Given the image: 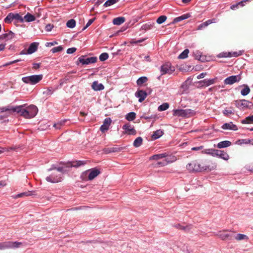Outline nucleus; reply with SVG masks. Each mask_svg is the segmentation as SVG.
I'll return each instance as SVG.
<instances>
[{"instance_id":"1","label":"nucleus","mask_w":253,"mask_h":253,"mask_svg":"<svg viewBox=\"0 0 253 253\" xmlns=\"http://www.w3.org/2000/svg\"><path fill=\"white\" fill-rule=\"evenodd\" d=\"M4 112L6 113L5 117L12 113L17 112L26 119H31L34 118L37 114L38 109L34 105H30L28 106L20 105L14 107H4L0 108V113Z\"/></svg>"},{"instance_id":"2","label":"nucleus","mask_w":253,"mask_h":253,"mask_svg":"<svg viewBox=\"0 0 253 253\" xmlns=\"http://www.w3.org/2000/svg\"><path fill=\"white\" fill-rule=\"evenodd\" d=\"M186 169L190 172H201L204 170L211 169L207 166H202L197 161H193L188 164L186 166Z\"/></svg>"},{"instance_id":"3","label":"nucleus","mask_w":253,"mask_h":253,"mask_svg":"<svg viewBox=\"0 0 253 253\" xmlns=\"http://www.w3.org/2000/svg\"><path fill=\"white\" fill-rule=\"evenodd\" d=\"M167 156L168 155L166 153L158 154L152 156L149 159L150 160H158L163 158H166L163 161L159 162L158 163V165H160L161 166H165L169 163L174 162L175 160V159L174 158H173L172 160H170L169 158L167 157Z\"/></svg>"},{"instance_id":"4","label":"nucleus","mask_w":253,"mask_h":253,"mask_svg":"<svg viewBox=\"0 0 253 253\" xmlns=\"http://www.w3.org/2000/svg\"><path fill=\"white\" fill-rule=\"evenodd\" d=\"M100 173V171L96 169H92L83 172L81 177L84 181L92 180Z\"/></svg>"},{"instance_id":"5","label":"nucleus","mask_w":253,"mask_h":253,"mask_svg":"<svg viewBox=\"0 0 253 253\" xmlns=\"http://www.w3.org/2000/svg\"><path fill=\"white\" fill-rule=\"evenodd\" d=\"M43 78V75H34L24 77L22 78V81L25 84L34 85L39 83Z\"/></svg>"},{"instance_id":"6","label":"nucleus","mask_w":253,"mask_h":253,"mask_svg":"<svg viewBox=\"0 0 253 253\" xmlns=\"http://www.w3.org/2000/svg\"><path fill=\"white\" fill-rule=\"evenodd\" d=\"M195 114L194 111L190 109H175L173 110V115L175 116L189 117Z\"/></svg>"},{"instance_id":"7","label":"nucleus","mask_w":253,"mask_h":253,"mask_svg":"<svg viewBox=\"0 0 253 253\" xmlns=\"http://www.w3.org/2000/svg\"><path fill=\"white\" fill-rule=\"evenodd\" d=\"M22 243L19 242L6 241L0 243V250L19 248Z\"/></svg>"},{"instance_id":"8","label":"nucleus","mask_w":253,"mask_h":253,"mask_svg":"<svg viewBox=\"0 0 253 253\" xmlns=\"http://www.w3.org/2000/svg\"><path fill=\"white\" fill-rule=\"evenodd\" d=\"M235 105L240 110H245L250 108L252 105L251 102L245 100H239L235 101Z\"/></svg>"},{"instance_id":"9","label":"nucleus","mask_w":253,"mask_h":253,"mask_svg":"<svg viewBox=\"0 0 253 253\" xmlns=\"http://www.w3.org/2000/svg\"><path fill=\"white\" fill-rule=\"evenodd\" d=\"M78 61L83 65H88L89 64L94 63L97 61L96 57H86L85 56L82 55L78 58Z\"/></svg>"},{"instance_id":"10","label":"nucleus","mask_w":253,"mask_h":253,"mask_svg":"<svg viewBox=\"0 0 253 253\" xmlns=\"http://www.w3.org/2000/svg\"><path fill=\"white\" fill-rule=\"evenodd\" d=\"M241 80V76L240 74L237 75L231 76L226 78L224 81L225 84L231 85L236 83H238Z\"/></svg>"},{"instance_id":"11","label":"nucleus","mask_w":253,"mask_h":253,"mask_svg":"<svg viewBox=\"0 0 253 253\" xmlns=\"http://www.w3.org/2000/svg\"><path fill=\"white\" fill-rule=\"evenodd\" d=\"M61 174L56 172H53L51 175L45 178L46 180L48 182L57 183L61 181Z\"/></svg>"},{"instance_id":"12","label":"nucleus","mask_w":253,"mask_h":253,"mask_svg":"<svg viewBox=\"0 0 253 253\" xmlns=\"http://www.w3.org/2000/svg\"><path fill=\"white\" fill-rule=\"evenodd\" d=\"M175 70L174 67L171 66L170 63H167L161 67V75L166 74H171Z\"/></svg>"},{"instance_id":"13","label":"nucleus","mask_w":253,"mask_h":253,"mask_svg":"<svg viewBox=\"0 0 253 253\" xmlns=\"http://www.w3.org/2000/svg\"><path fill=\"white\" fill-rule=\"evenodd\" d=\"M216 235L222 240H231L233 239V234L226 231H220Z\"/></svg>"},{"instance_id":"14","label":"nucleus","mask_w":253,"mask_h":253,"mask_svg":"<svg viewBox=\"0 0 253 253\" xmlns=\"http://www.w3.org/2000/svg\"><path fill=\"white\" fill-rule=\"evenodd\" d=\"M217 78H215L212 79H205L199 82L201 87H207L215 83Z\"/></svg>"},{"instance_id":"15","label":"nucleus","mask_w":253,"mask_h":253,"mask_svg":"<svg viewBox=\"0 0 253 253\" xmlns=\"http://www.w3.org/2000/svg\"><path fill=\"white\" fill-rule=\"evenodd\" d=\"M123 128L125 130V133L128 135H134L136 134V131L133 126L128 124L124 125Z\"/></svg>"},{"instance_id":"16","label":"nucleus","mask_w":253,"mask_h":253,"mask_svg":"<svg viewBox=\"0 0 253 253\" xmlns=\"http://www.w3.org/2000/svg\"><path fill=\"white\" fill-rule=\"evenodd\" d=\"M215 157H218L225 161H227L229 159V156L227 153L223 150L217 149H216Z\"/></svg>"},{"instance_id":"17","label":"nucleus","mask_w":253,"mask_h":253,"mask_svg":"<svg viewBox=\"0 0 253 253\" xmlns=\"http://www.w3.org/2000/svg\"><path fill=\"white\" fill-rule=\"evenodd\" d=\"M135 95L137 98H138L139 102H142L146 98L147 94L145 91L139 90L135 92Z\"/></svg>"},{"instance_id":"18","label":"nucleus","mask_w":253,"mask_h":253,"mask_svg":"<svg viewBox=\"0 0 253 253\" xmlns=\"http://www.w3.org/2000/svg\"><path fill=\"white\" fill-rule=\"evenodd\" d=\"M111 120L110 118H106L102 125L101 126L100 129L102 132H104L109 129V126L111 123Z\"/></svg>"},{"instance_id":"19","label":"nucleus","mask_w":253,"mask_h":253,"mask_svg":"<svg viewBox=\"0 0 253 253\" xmlns=\"http://www.w3.org/2000/svg\"><path fill=\"white\" fill-rule=\"evenodd\" d=\"M221 128L223 129H229L233 130H237L238 129L237 126L233 124L232 122L224 124L221 126Z\"/></svg>"},{"instance_id":"20","label":"nucleus","mask_w":253,"mask_h":253,"mask_svg":"<svg viewBox=\"0 0 253 253\" xmlns=\"http://www.w3.org/2000/svg\"><path fill=\"white\" fill-rule=\"evenodd\" d=\"M39 43L37 42H34L30 44L28 49V54H32L34 53L38 49Z\"/></svg>"},{"instance_id":"21","label":"nucleus","mask_w":253,"mask_h":253,"mask_svg":"<svg viewBox=\"0 0 253 253\" xmlns=\"http://www.w3.org/2000/svg\"><path fill=\"white\" fill-rule=\"evenodd\" d=\"M92 88L95 91H100L104 89V85L97 81H94L91 84Z\"/></svg>"},{"instance_id":"22","label":"nucleus","mask_w":253,"mask_h":253,"mask_svg":"<svg viewBox=\"0 0 253 253\" xmlns=\"http://www.w3.org/2000/svg\"><path fill=\"white\" fill-rule=\"evenodd\" d=\"M215 19H209V20H207V21H206V22H205L200 24L198 26L197 30H202L203 28H206V27H207L210 24H211V23H215Z\"/></svg>"},{"instance_id":"23","label":"nucleus","mask_w":253,"mask_h":253,"mask_svg":"<svg viewBox=\"0 0 253 253\" xmlns=\"http://www.w3.org/2000/svg\"><path fill=\"white\" fill-rule=\"evenodd\" d=\"M14 34L11 31L7 33L3 34L0 36V38L5 41H8L13 38Z\"/></svg>"},{"instance_id":"24","label":"nucleus","mask_w":253,"mask_h":253,"mask_svg":"<svg viewBox=\"0 0 253 253\" xmlns=\"http://www.w3.org/2000/svg\"><path fill=\"white\" fill-rule=\"evenodd\" d=\"M233 239H235L237 241H242L245 240L246 241H248L249 239L248 236L245 234H237L235 235H233Z\"/></svg>"},{"instance_id":"25","label":"nucleus","mask_w":253,"mask_h":253,"mask_svg":"<svg viewBox=\"0 0 253 253\" xmlns=\"http://www.w3.org/2000/svg\"><path fill=\"white\" fill-rule=\"evenodd\" d=\"M242 54V51H240L239 52H228L224 53L223 55H222L220 57H237L239 56Z\"/></svg>"},{"instance_id":"26","label":"nucleus","mask_w":253,"mask_h":253,"mask_svg":"<svg viewBox=\"0 0 253 253\" xmlns=\"http://www.w3.org/2000/svg\"><path fill=\"white\" fill-rule=\"evenodd\" d=\"M164 134L163 131L161 129L157 130L154 131L152 135H151V138L152 140H156L159 138L161 136H162Z\"/></svg>"},{"instance_id":"27","label":"nucleus","mask_w":253,"mask_h":253,"mask_svg":"<svg viewBox=\"0 0 253 253\" xmlns=\"http://www.w3.org/2000/svg\"><path fill=\"white\" fill-rule=\"evenodd\" d=\"M231 145V142L228 140H225L223 141H221L219 142L217 146L218 148H226L227 147L230 146Z\"/></svg>"},{"instance_id":"28","label":"nucleus","mask_w":253,"mask_h":253,"mask_svg":"<svg viewBox=\"0 0 253 253\" xmlns=\"http://www.w3.org/2000/svg\"><path fill=\"white\" fill-rule=\"evenodd\" d=\"M243 88L241 90V94L243 96H246L249 94L251 89L249 86L247 84H243L241 86Z\"/></svg>"},{"instance_id":"29","label":"nucleus","mask_w":253,"mask_h":253,"mask_svg":"<svg viewBox=\"0 0 253 253\" xmlns=\"http://www.w3.org/2000/svg\"><path fill=\"white\" fill-rule=\"evenodd\" d=\"M69 164H70L68 166V167H79L80 166L84 165L85 164V162L83 161H78L73 162Z\"/></svg>"},{"instance_id":"30","label":"nucleus","mask_w":253,"mask_h":253,"mask_svg":"<svg viewBox=\"0 0 253 253\" xmlns=\"http://www.w3.org/2000/svg\"><path fill=\"white\" fill-rule=\"evenodd\" d=\"M125 21V18L124 17H118L113 19V23L115 25H120Z\"/></svg>"},{"instance_id":"31","label":"nucleus","mask_w":253,"mask_h":253,"mask_svg":"<svg viewBox=\"0 0 253 253\" xmlns=\"http://www.w3.org/2000/svg\"><path fill=\"white\" fill-rule=\"evenodd\" d=\"M215 151L216 149H212V148H209V149H204L202 153L203 154H205L207 155H210L211 156H212V157H215Z\"/></svg>"},{"instance_id":"32","label":"nucleus","mask_w":253,"mask_h":253,"mask_svg":"<svg viewBox=\"0 0 253 253\" xmlns=\"http://www.w3.org/2000/svg\"><path fill=\"white\" fill-rule=\"evenodd\" d=\"M192 83V80L190 78H188L181 85V87L184 89V90H187L189 88V86Z\"/></svg>"},{"instance_id":"33","label":"nucleus","mask_w":253,"mask_h":253,"mask_svg":"<svg viewBox=\"0 0 253 253\" xmlns=\"http://www.w3.org/2000/svg\"><path fill=\"white\" fill-rule=\"evenodd\" d=\"M23 19L25 21L29 22L34 21L35 20V17L33 15L28 13L24 16Z\"/></svg>"},{"instance_id":"34","label":"nucleus","mask_w":253,"mask_h":253,"mask_svg":"<svg viewBox=\"0 0 253 253\" xmlns=\"http://www.w3.org/2000/svg\"><path fill=\"white\" fill-rule=\"evenodd\" d=\"M148 81V78L146 77H141L137 80L136 83L137 85L142 86L144 83Z\"/></svg>"},{"instance_id":"35","label":"nucleus","mask_w":253,"mask_h":253,"mask_svg":"<svg viewBox=\"0 0 253 253\" xmlns=\"http://www.w3.org/2000/svg\"><path fill=\"white\" fill-rule=\"evenodd\" d=\"M136 118V114L133 112L127 113L126 116V119L128 121H132Z\"/></svg>"},{"instance_id":"36","label":"nucleus","mask_w":253,"mask_h":253,"mask_svg":"<svg viewBox=\"0 0 253 253\" xmlns=\"http://www.w3.org/2000/svg\"><path fill=\"white\" fill-rule=\"evenodd\" d=\"M143 139L141 137H137L133 142V146L135 147H139L142 143Z\"/></svg>"},{"instance_id":"37","label":"nucleus","mask_w":253,"mask_h":253,"mask_svg":"<svg viewBox=\"0 0 253 253\" xmlns=\"http://www.w3.org/2000/svg\"><path fill=\"white\" fill-rule=\"evenodd\" d=\"M190 17V15L188 14H183L180 16L177 17L174 19V22H178L182 20L186 19Z\"/></svg>"},{"instance_id":"38","label":"nucleus","mask_w":253,"mask_h":253,"mask_svg":"<svg viewBox=\"0 0 253 253\" xmlns=\"http://www.w3.org/2000/svg\"><path fill=\"white\" fill-rule=\"evenodd\" d=\"M241 123L243 124L253 123V115L246 117L244 120L241 121Z\"/></svg>"},{"instance_id":"39","label":"nucleus","mask_w":253,"mask_h":253,"mask_svg":"<svg viewBox=\"0 0 253 253\" xmlns=\"http://www.w3.org/2000/svg\"><path fill=\"white\" fill-rule=\"evenodd\" d=\"M189 52V50L188 49H185L182 53L179 55L178 58L179 59H185L187 57Z\"/></svg>"},{"instance_id":"40","label":"nucleus","mask_w":253,"mask_h":253,"mask_svg":"<svg viewBox=\"0 0 253 253\" xmlns=\"http://www.w3.org/2000/svg\"><path fill=\"white\" fill-rule=\"evenodd\" d=\"M169 104L168 103H164L158 107V110L159 111H164L168 109Z\"/></svg>"},{"instance_id":"41","label":"nucleus","mask_w":253,"mask_h":253,"mask_svg":"<svg viewBox=\"0 0 253 253\" xmlns=\"http://www.w3.org/2000/svg\"><path fill=\"white\" fill-rule=\"evenodd\" d=\"M14 19L13 13H10L5 18L4 21H5V23H10Z\"/></svg>"},{"instance_id":"42","label":"nucleus","mask_w":253,"mask_h":253,"mask_svg":"<svg viewBox=\"0 0 253 253\" xmlns=\"http://www.w3.org/2000/svg\"><path fill=\"white\" fill-rule=\"evenodd\" d=\"M119 0H107L103 4L104 7L110 6L116 2H117Z\"/></svg>"},{"instance_id":"43","label":"nucleus","mask_w":253,"mask_h":253,"mask_svg":"<svg viewBox=\"0 0 253 253\" xmlns=\"http://www.w3.org/2000/svg\"><path fill=\"white\" fill-rule=\"evenodd\" d=\"M66 25L68 28H73L76 26V21L74 19H71L67 22Z\"/></svg>"},{"instance_id":"44","label":"nucleus","mask_w":253,"mask_h":253,"mask_svg":"<svg viewBox=\"0 0 253 253\" xmlns=\"http://www.w3.org/2000/svg\"><path fill=\"white\" fill-rule=\"evenodd\" d=\"M154 23H146L144 25H143L142 27H141V28L143 29V30H149V29H152L153 26H154Z\"/></svg>"},{"instance_id":"45","label":"nucleus","mask_w":253,"mask_h":253,"mask_svg":"<svg viewBox=\"0 0 253 253\" xmlns=\"http://www.w3.org/2000/svg\"><path fill=\"white\" fill-rule=\"evenodd\" d=\"M66 122V120L60 121L58 122V123L54 124V126L56 129H60L61 126H63L65 124Z\"/></svg>"},{"instance_id":"46","label":"nucleus","mask_w":253,"mask_h":253,"mask_svg":"<svg viewBox=\"0 0 253 253\" xmlns=\"http://www.w3.org/2000/svg\"><path fill=\"white\" fill-rule=\"evenodd\" d=\"M54 91V90L52 88L49 87L43 91V94L46 96H50L53 93Z\"/></svg>"},{"instance_id":"47","label":"nucleus","mask_w":253,"mask_h":253,"mask_svg":"<svg viewBox=\"0 0 253 253\" xmlns=\"http://www.w3.org/2000/svg\"><path fill=\"white\" fill-rule=\"evenodd\" d=\"M167 16L165 15H162L158 17L157 19V23L159 24H161L164 23L167 20Z\"/></svg>"},{"instance_id":"48","label":"nucleus","mask_w":253,"mask_h":253,"mask_svg":"<svg viewBox=\"0 0 253 253\" xmlns=\"http://www.w3.org/2000/svg\"><path fill=\"white\" fill-rule=\"evenodd\" d=\"M175 227L177 228H179L181 230H184L185 231H189L191 229V225H188L186 226H183L182 225H180V224H177Z\"/></svg>"},{"instance_id":"49","label":"nucleus","mask_w":253,"mask_h":253,"mask_svg":"<svg viewBox=\"0 0 253 253\" xmlns=\"http://www.w3.org/2000/svg\"><path fill=\"white\" fill-rule=\"evenodd\" d=\"M108 57L109 56L108 53L104 52L100 55L99 58L101 61H104L107 60L108 58Z\"/></svg>"},{"instance_id":"50","label":"nucleus","mask_w":253,"mask_h":253,"mask_svg":"<svg viewBox=\"0 0 253 253\" xmlns=\"http://www.w3.org/2000/svg\"><path fill=\"white\" fill-rule=\"evenodd\" d=\"M70 164H68L67 165L66 167H57V171L58 172H60L61 173H64L68 171V170L66 169L65 168H68V166Z\"/></svg>"},{"instance_id":"51","label":"nucleus","mask_w":253,"mask_h":253,"mask_svg":"<svg viewBox=\"0 0 253 253\" xmlns=\"http://www.w3.org/2000/svg\"><path fill=\"white\" fill-rule=\"evenodd\" d=\"M63 48L62 46L60 45L58 46L55 47L51 49L52 53H56L62 51Z\"/></svg>"},{"instance_id":"52","label":"nucleus","mask_w":253,"mask_h":253,"mask_svg":"<svg viewBox=\"0 0 253 253\" xmlns=\"http://www.w3.org/2000/svg\"><path fill=\"white\" fill-rule=\"evenodd\" d=\"M14 19L17 20L18 21L23 22L24 21L23 18L18 13H13Z\"/></svg>"},{"instance_id":"53","label":"nucleus","mask_w":253,"mask_h":253,"mask_svg":"<svg viewBox=\"0 0 253 253\" xmlns=\"http://www.w3.org/2000/svg\"><path fill=\"white\" fill-rule=\"evenodd\" d=\"M145 40H146V39H145V38L144 39H140V40H131L130 42V43L131 44H137V43L143 42L144 41H145Z\"/></svg>"},{"instance_id":"54","label":"nucleus","mask_w":253,"mask_h":253,"mask_svg":"<svg viewBox=\"0 0 253 253\" xmlns=\"http://www.w3.org/2000/svg\"><path fill=\"white\" fill-rule=\"evenodd\" d=\"M28 195H30V194L29 193V192H23V193H20V194L15 195L13 197L14 198H18L22 197L25 196H28Z\"/></svg>"},{"instance_id":"55","label":"nucleus","mask_w":253,"mask_h":253,"mask_svg":"<svg viewBox=\"0 0 253 253\" xmlns=\"http://www.w3.org/2000/svg\"><path fill=\"white\" fill-rule=\"evenodd\" d=\"M223 113L224 115L226 116H228L229 115L234 114L233 110L230 109H225L223 111Z\"/></svg>"},{"instance_id":"56","label":"nucleus","mask_w":253,"mask_h":253,"mask_svg":"<svg viewBox=\"0 0 253 253\" xmlns=\"http://www.w3.org/2000/svg\"><path fill=\"white\" fill-rule=\"evenodd\" d=\"M76 49H77L75 47L69 48L67 50V53L72 54L76 51Z\"/></svg>"},{"instance_id":"57","label":"nucleus","mask_w":253,"mask_h":253,"mask_svg":"<svg viewBox=\"0 0 253 253\" xmlns=\"http://www.w3.org/2000/svg\"><path fill=\"white\" fill-rule=\"evenodd\" d=\"M94 19H89L87 23L86 24L85 27L84 28V30L86 29L88 27H89L94 21Z\"/></svg>"},{"instance_id":"58","label":"nucleus","mask_w":253,"mask_h":253,"mask_svg":"<svg viewBox=\"0 0 253 253\" xmlns=\"http://www.w3.org/2000/svg\"><path fill=\"white\" fill-rule=\"evenodd\" d=\"M240 144H249L251 142V140L247 139H244L239 140Z\"/></svg>"},{"instance_id":"59","label":"nucleus","mask_w":253,"mask_h":253,"mask_svg":"<svg viewBox=\"0 0 253 253\" xmlns=\"http://www.w3.org/2000/svg\"><path fill=\"white\" fill-rule=\"evenodd\" d=\"M58 43L56 41H54L53 42H46L45 44V46L47 47L51 46L53 45H54L55 44H57Z\"/></svg>"},{"instance_id":"60","label":"nucleus","mask_w":253,"mask_h":253,"mask_svg":"<svg viewBox=\"0 0 253 253\" xmlns=\"http://www.w3.org/2000/svg\"><path fill=\"white\" fill-rule=\"evenodd\" d=\"M21 61V60H20V59H17V60H14V61H10V62H8V63H6V64H5L4 65V66H8V65H11V64H14V63H17V62H19V61Z\"/></svg>"},{"instance_id":"61","label":"nucleus","mask_w":253,"mask_h":253,"mask_svg":"<svg viewBox=\"0 0 253 253\" xmlns=\"http://www.w3.org/2000/svg\"><path fill=\"white\" fill-rule=\"evenodd\" d=\"M52 28H53V26L51 25V24H47L45 26V30L47 32H49V31H51Z\"/></svg>"},{"instance_id":"62","label":"nucleus","mask_w":253,"mask_h":253,"mask_svg":"<svg viewBox=\"0 0 253 253\" xmlns=\"http://www.w3.org/2000/svg\"><path fill=\"white\" fill-rule=\"evenodd\" d=\"M207 75V73H201L200 74H199L197 77V78L198 79H202V78H204L205 76Z\"/></svg>"},{"instance_id":"63","label":"nucleus","mask_w":253,"mask_h":253,"mask_svg":"<svg viewBox=\"0 0 253 253\" xmlns=\"http://www.w3.org/2000/svg\"><path fill=\"white\" fill-rule=\"evenodd\" d=\"M249 0H244L243 1H241L240 2H239L238 3L239 6L243 7L244 6V3L246 1H248Z\"/></svg>"},{"instance_id":"64","label":"nucleus","mask_w":253,"mask_h":253,"mask_svg":"<svg viewBox=\"0 0 253 253\" xmlns=\"http://www.w3.org/2000/svg\"><path fill=\"white\" fill-rule=\"evenodd\" d=\"M40 67V63H34L33 64V68L35 69H37Z\"/></svg>"}]
</instances>
